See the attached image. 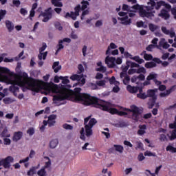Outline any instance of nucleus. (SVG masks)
I'll return each instance as SVG.
<instances>
[{
	"instance_id": "6ab92c4d",
	"label": "nucleus",
	"mask_w": 176,
	"mask_h": 176,
	"mask_svg": "<svg viewBox=\"0 0 176 176\" xmlns=\"http://www.w3.org/2000/svg\"><path fill=\"white\" fill-rule=\"evenodd\" d=\"M118 14L119 16H121V21H125V23H129L130 21V19L129 20V16H127V13L120 12Z\"/></svg>"
},
{
	"instance_id": "aec40b11",
	"label": "nucleus",
	"mask_w": 176,
	"mask_h": 176,
	"mask_svg": "<svg viewBox=\"0 0 176 176\" xmlns=\"http://www.w3.org/2000/svg\"><path fill=\"white\" fill-rule=\"evenodd\" d=\"M85 129L86 137H87L88 138L91 137V135L93 134V128H91V126H89L87 125H85Z\"/></svg>"
},
{
	"instance_id": "e433bc0d",
	"label": "nucleus",
	"mask_w": 176,
	"mask_h": 176,
	"mask_svg": "<svg viewBox=\"0 0 176 176\" xmlns=\"http://www.w3.org/2000/svg\"><path fill=\"white\" fill-rule=\"evenodd\" d=\"M52 5L61 8L63 6V3L61 0H51Z\"/></svg>"
},
{
	"instance_id": "cd10ccee",
	"label": "nucleus",
	"mask_w": 176,
	"mask_h": 176,
	"mask_svg": "<svg viewBox=\"0 0 176 176\" xmlns=\"http://www.w3.org/2000/svg\"><path fill=\"white\" fill-rule=\"evenodd\" d=\"M166 152H171L172 153H176V147L173 146V145L169 144L166 148Z\"/></svg>"
},
{
	"instance_id": "6e6552de",
	"label": "nucleus",
	"mask_w": 176,
	"mask_h": 176,
	"mask_svg": "<svg viewBox=\"0 0 176 176\" xmlns=\"http://www.w3.org/2000/svg\"><path fill=\"white\" fill-rule=\"evenodd\" d=\"M52 14H53V11L52 10V8H48L44 12H42L39 15V17L40 19H41L42 21H43L44 23H46L47 21H49V20H50Z\"/></svg>"
},
{
	"instance_id": "69168bd1",
	"label": "nucleus",
	"mask_w": 176,
	"mask_h": 176,
	"mask_svg": "<svg viewBox=\"0 0 176 176\" xmlns=\"http://www.w3.org/2000/svg\"><path fill=\"white\" fill-rule=\"evenodd\" d=\"M138 160L139 162H142L143 160H145V156H144V153H140V154L138 156Z\"/></svg>"
},
{
	"instance_id": "c03bdc74",
	"label": "nucleus",
	"mask_w": 176,
	"mask_h": 176,
	"mask_svg": "<svg viewBox=\"0 0 176 176\" xmlns=\"http://www.w3.org/2000/svg\"><path fill=\"white\" fill-rule=\"evenodd\" d=\"M36 168H35V166H32V168H30L28 172H27V175L28 176H31V175H34V174H35Z\"/></svg>"
},
{
	"instance_id": "f8f14e48",
	"label": "nucleus",
	"mask_w": 176,
	"mask_h": 176,
	"mask_svg": "<svg viewBox=\"0 0 176 176\" xmlns=\"http://www.w3.org/2000/svg\"><path fill=\"white\" fill-rule=\"evenodd\" d=\"M77 82H80L79 86L80 87H82V86H85L86 83V78H85V75L83 74H77Z\"/></svg>"
},
{
	"instance_id": "de8ad7c7",
	"label": "nucleus",
	"mask_w": 176,
	"mask_h": 176,
	"mask_svg": "<svg viewBox=\"0 0 176 176\" xmlns=\"http://www.w3.org/2000/svg\"><path fill=\"white\" fill-rule=\"evenodd\" d=\"M63 127L65 129V130H74V126L67 123L63 124Z\"/></svg>"
},
{
	"instance_id": "72a5a7b5",
	"label": "nucleus",
	"mask_w": 176,
	"mask_h": 176,
	"mask_svg": "<svg viewBox=\"0 0 176 176\" xmlns=\"http://www.w3.org/2000/svg\"><path fill=\"white\" fill-rule=\"evenodd\" d=\"M122 72H121L120 74V78H121V79H123V78L124 77V75H129V70L126 68V67H123L122 69Z\"/></svg>"
},
{
	"instance_id": "0eeeda50",
	"label": "nucleus",
	"mask_w": 176,
	"mask_h": 176,
	"mask_svg": "<svg viewBox=\"0 0 176 176\" xmlns=\"http://www.w3.org/2000/svg\"><path fill=\"white\" fill-rule=\"evenodd\" d=\"M14 162V158L12 156L8 155L6 158H0V170L2 168L1 166H3V168L9 170L12 167V163Z\"/></svg>"
},
{
	"instance_id": "a878e982",
	"label": "nucleus",
	"mask_w": 176,
	"mask_h": 176,
	"mask_svg": "<svg viewBox=\"0 0 176 176\" xmlns=\"http://www.w3.org/2000/svg\"><path fill=\"white\" fill-rule=\"evenodd\" d=\"M121 108H122V111H120L118 109L117 115H118V116H126V115H129V113L127 112H132V111L124 110L125 108H123V107H121Z\"/></svg>"
},
{
	"instance_id": "4be33fe9",
	"label": "nucleus",
	"mask_w": 176,
	"mask_h": 176,
	"mask_svg": "<svg viewBox=\"0 0 176 176\" xmlns=\"http://www.w3.org/2000/svg\"><path fill=\"white\" fill-rule=\"evenodd\" d=\"M139 129H140L138 131V135H144V134H145V133H146L145 131L146 130V124L139 125Z\"/></svg>"
},
{
	"instance_id": "3c124183",
	"label": "nucleus",
	"mask_w": 176,
	"mask_h": 176,
	"mask_svg": "<svg viewBox=\"0 0 176 176\" xmlns=\"http://www.w3.org/2000/svg\"><path fill=\"white\" fill-rule=\"evenodd\" d=\"M134 74H138V69L131 68L128 70V75H133Z\"/></svg>"
},
{
	"instance_id": "f3484780",
	"label": "nucleus",
	"mask_w": 176,
	"mask_h": 176,
	"mask_svg": "<svg viewBox=\"0 0 176 176\" xmlns=\"http://www.w3.org/2000/svg\"><path fill=\"white\" fill-rule=\"evenodd\" d=\"M126 90L131 94H135L138 93L137 86H131V85H128L126 86Z\"/></svg>"
},
{
	"instance_id": "603ef678",
	"label": "nucleus",
	"mask_w": 176,
	"mask_h": 176,
	"mask_svg": "<svg viewBox=\"0 0 176 176\" xmlns=\"http://www.w3.org/2000/svg\"><path fill=\"white\" fill-rule=\"evenodd\" d=\"M27 134H29V135L31 137L32 135H34L35 134V129L34 127H30L27 131Z\"/></svg>"
},
{
	"instance_id": "39448f33",
	"label": "nucleus",
	"mask_w": 176,
	"mask_h": 176,
	"mask_svg": "<svg viewBox=\"0 0 176 176\" xmlns=\"http://www.w3.org/2000/svg\"><path fill=\"white\" fill-rule=\"evenodd\" d=\"M81 5H78L75 8V12H67L65 15L66 19H68V17H70L72 19V20H76V17L79 16V12L80 10H85V9H87V6H89V1H83L81 3Z\"/></svg>"
},
{
	"instance_id": "ddd939ff",
	"label": "nucleus",
	"mask_w": 176,
	"mask_h": 176,
	"mask_svg": "<svg viewBox=\"0 0 176 176\" xmlns=\"http://www.w3.org/2000/svg\"><path fill=\"white\" fill-rule=\"evenodd\" d=\"M23 138V132L22 131H16L14 133V135L12 136V141L14 142H17L20 141V140Z\"/></svg>"
},
{
	"instance_id": "ea45409f",
	"label": "nucleus",
	"mask_w": 176,
	"mask_h": 176,
	"mask_svg": "<svg viewBox=\"0 0 176 176\" xmlns=\"http://www.w3.org/2000/svg\"><path fill=\"white\" fill-rule=\"evenodd\" d=\"M155 78H157V74L155 73H150L146 77V80H153Z\"/></svg>"
},
{
	"instance_id": "79ce46f5",
	"label": "nucleus",
	"mask_w": 176,
	"mask_h": 176,
	"mask_svg": "<svg viewBox=\"0 0 176 176\" xmlns=\"http://www.w3.org/2000/svg\"><path fill=\"white\" fill-rule=\"evenodd\" d=\"M96 71L97 72H102V74H105V72H107V67L102 65V66H100V67L96 68Z\"/></svg>"
},
{
	"instance_id": "bf43d9fd",
	"label": "nucleus",
	"mask_w": 176,
	"mask_h": 176,
	"mask_svg": "<svg viewBox=\"0 0 176 176\" xmlns=\"http://www.w3.org/2000/svg\"><path fill=\"white\" fill-rule=\"evenodd\" d=\"M89 13H90V11L89 10V9L87 10H84L82 15H81V20H84L85 19V16H87V14H89Z\"/></svg>"
},
{
	"instance_id": "4c0bfd02",
	"label": "nucleus",
	"mask_w": 176,
	"mask_h": 176,
	"mask_svg": "<svg viewBox=\"0 0 176 176\" xmlns=\"http://www.w3.org/2000/svg\"><path fill=\"white\" fill-rule=\"evenodd\" d=\"M37 175L38 176L47 175V173L46 172V169L43 167L39 170H38Z\"/></svg>"
},
{
	"instance_id": "4468645a",
	"label": "nucleus",
	"mask_w": 176,
	"mask_h": 176,
	"mask_svg": "<svg viewBox=\"0 0 176 176\" xmlns=\"http://www.w3.org/2000/svg\"><path fill=\"white\" fill-rule=\"evenodd\" d=\"M0 74H4V75H14V72H11L9 68L6 67L0 66Z\"/></svg>"
},
{
	"instance_id": "13d9d810",
	"label": "nucleus",
	"mask_w": 176,
	"mask_h": 176,
	"mask_svg": "<svg viewBox=\"0 0 176 176\" xmlns=\"http://www.w3.org/2000/svg\"><path fill=\"white\" fill-rule=\"evenodd\" d=\"M78 68V71L77 72V74H82V72H85V67H83V65L79 64Z\"/></svg>"
},
{
	"instance_id": "0e129e2a",
	"label": "nucleus",
	"mask_w": 176,
	"mask_h": 176,
	"mask_svg": "<svg viewBox=\"0 0 176 176\" xmlns=\"http://www.w3.org/2000/svg\"><path fill=\"white\" fill-rule=\"evenodd\" d=\"M175 88H176V85H173L172 87H170V89L166 90V91L168 92V94H171V93H173V91H175Z\"/></svg>"
},
{
	"instance_id": "49530a36",
	"label": "nucleus",
	"mask_w": 176,
	"mask_h": 176,
	"mask_svg": "<svg viewBox=\"0 0 176 176\" xmlns=\"http://www.w3.org/2000/svg\"><path fill=\"white\" fill-rule=\"evenodd\" d=\"M130 65H131V68H140V67H141V65H140V64L135 63V62H133L131 60H129Z\"/></svg>"
},
{
	"instance_id": "1a4fd4ad",
	"label": "nucleus",
	"mask_w": 176,
	"mask_h": 176,
	"mask_svg": "<svg viewBox=\"0 0 176 176\" xmlns=\"http://www.w3.org/2000/svg\"><path fill=\"white\" fill-rule=\"evenodd\" d=\"M160 63H162L160 61V58L155 57L154 59H153V60L146 63L144 64V67L145 68H147V69L156 68V67H157V64H159Z\"/></svg>"
},
{
	"instance_id": "5701e85b",
	"label": "nucleus",
	"mask_w": 176,
	"mask_h": 176,
	"mask_svg": "<svg viewBox=\"0 0 176 176\" xmlns=\"http://www.w3.org/2000/svg\"><path fill=\"white\" fill-rule=\"evenodd\" d=\"M58 145V139H54L50 142V148L54 149Z\"/></svg>"
},
{
	"instance_id": "bb28decb",
	"label": "nucleus",
	"mask_w": 176,
	"mask_h": 176,
	"mask_svg": "<svg viewBox=\"0 0 176 176\" xmlns=\"http://www.w3.org/2000/svg\"><path fill=\"white\" fill-rule=\"evenodd\" d=\"M156 100L157 99H155V98H153V99H149L148 102V109H152V108L155 107V104H156Z\"/></svg>"
},
{
	"instance_id": "052dcab7",
	"label": "nucleus",
	"mask_w": 176,
	"mask_h": 176,
	"mask_svg": "<svg viewBox=\"0 0 176 176\" xmlns=\"http://www.w3.org/2000/svg\"><path fill=\"white\" fill-rule=\"evenodd\" d=\"M19 12L21 14H22V16H27V14H28V11L26 8H21Z\"/></svg>"
},
{
	"instance_id": "f704fd0d",
	"label": "nucleus",
	"mask_w": 176,
	"mask_h": 176,
	"mask_svg": "<svg viewBox=\"0 0 176 176\" xmlns=\"http://www.w3.org/2000/svg\"><path fill=\"white\" fill-rule=\"evenodd\" d=\"M24 56V51L21 52L17 56L14 58V59L15 60V61H19L20 58L21 60H24V58H25V56Z\"/></svg>"
},
{
	"instance_id": "2f4dec72",
	"label": "nucleus",
	"mask_w": 176,
	"mask_h": 176,
	"mask_svg": "<svg viewBox=\"0 0 176 176\" xmlns=\"http://www.w3.org/2000/svg\"><path fill=\"white\" fill-rule=\"evenodd\" d=\"M47 51L45 52H39V54L38 55V60H45L46 57H47Z\"/></svg>"
},
{
	"instance_id": "37998d69",
	"label": "nucleus",
	"mask_w": 176,
	"mask_h": 176,
	"mask_svg": "<svg viewBox=\"0 0 176 176\" xmlns=\"http://www.w3.org/2000/svg\"><path fill=\"white\" fill-rule=\"evenodd\" d=\"M14 101L16 100L9 97L5 98L4 99H3V102H4V104H12V102H14Z\"/></svg>"
},
{
	"instance_id": "412c9836",
	"label": "nucleus",
	"mask_w": 176,
	"mask_h": 176,
	"mask_svg": "<svg viewBox=\"0 0 176 176\" xmlns=\"http://www.w3.org/2000/svg\"><path fill=\"white\" fill-rule=\"evenodd\" d=\"M148 28L151 32H155V31H160V26L153 23H149Z\"/></svg>"
},
{
	"instance_id": "c9c22d12",
	"label": "nucleus",
	"mask_w": 176,
	"mask_h": 176,
	"mask_svg": "<svg viewBox=\"0 0 176 176\" xmlns=\"http://www.w3.org/2000/svg\"><path fill=\"white\" fill-rule=\"evenodd\" d=\"M158 41H159V38H154L151 41V43H153L152 45H153L154 47H157V49H160V50H162V48L160 47H159V45H157V42Z\"/></svg>"
},
{
	"instance_id": "7ed1b4c3",
	"label": "nucleus",
	"mask_w": 176,
	"mask_h": 176,
	"mask_svg": "<svg viewBox=\"0 0 176 176\" xmlns=\"http://www.w3.org/2000/svg\"><path fill=\"white\" fill-rule=\"evenodd\" d=\"M150 1L147 2V6H133L132 8L135 10H139V13L142 17H148V19L153 16V12L152 10L155 9L156 6V3L155 0H149Z\"/></svg>"
},
{
	"instance_id": "c756f323",
	"label": "nucleus",
	"mask_w": 176,
	"mask_h": 176,
	"mask_svg": "<svg viewBox=\"0 0 176 176\" xmlns=\"http://www.w3.org/2000/svg\"><path fill=\"white\" fill-rule=\"evenodd\" d=\"M124 80H122L123 84L125 85V86H128L129 83H130V76H129V74H125L124 75Z\"/></svg>"
},
{
	"instance_id": "09e8293b",
	"label": "nucleus",
	"mask_w": 176,
	"mask_h": 176,
	"mask_svg": "<svg viewBox=\"0 0 176 176\" xmlns=\"http://www.w3.org/2000/svg\"><path fill=\"white\" fill-rule=\"evenodd\" d=\"M61 79H64V76H58V75H56L54 78V83H60V80H61Z\"/></svg>"
},
{
	"instance_id": "f257e3e1",
	"label": "nucleus",
	"mask_w": 176,
	"mask_h": 176,
	"mask_svg": "<svg viewBox=\"0 0 176 176\" xmlns=\"http://www.w3.org/2000/svg\"><path fill=\"white\" fill-rule=\"evenodd\" d=\"M69 91L73 93V94H78V100H80L82 104L85 107H90V105H93L94 102H98V98L91 96L89 94L80 93L82 91V88L80 87H76L74 90L69 89Z\"/></svg>"
},
{
	"instance_id": "a19ab883",
	"label": "nucleus",
	"mask_w": 176,
	"mask_h": 176,
	"mask_svg": "<svg viewBox=\"0 0 176 176\" xmlns=\"http://www.w3.org/2000/svg\"><path fill=\"white\" fill-rule=\"evenodd\" d=\"M87 87H90L92 90H97L98 89V87L97 86V83L94 84L93 82H87Z\"/></svg>"
},
{
	"instance_id": "393cba45",
	"label": "nucleus",
	"mask_w": 176,
	"mask_h": 176,
	"mask_svg": "<svg viewBox=\"0 0 176 176\" xmlns=\"http://www.w3.org/2000/svg\"><path fill=\"white\" fill-rule=\"evenodd\" d=\"M113 147L116 149V152H119V153H123V151H124V147L120 144H114Z\"/></svg>"
},
{
	"instance_id": "9d476101",
	"label": "nucleus",
	"mask_w": 176,
	"mask_h": 176,
	"mask_svg": "<svg viewBox=\"0 0 176 176\" xmlns=\"http://www.w3.org/2000/svg\"><path fill=\"white\" fill-rule=\"evenodd\" d=\"M158 89H148L147 90V97H150V100H153V98H155V100H157V96L156 94L157 93Z\"/></svg>"
},
{
	"instance_id": "a18cd8bd",
	"label": "nucleus",
	"mask_w": 176,
	"mask_h": 176,
	"mask_svg": "<svg viewBox=\"0 0 176 176\" xmlns=\"http://www.w3.org/2000/svg\"><path fill=\"white\" fill-rule=\"evenodd\" d=\"M144 156H148L149 157L152 156L153 157H156V153H152V151H146V152H144Z\"/></svg>"
},
{
	"instance_id": "774afa93",
	"label": "nucleus",
	"mask_w": 176,
	"mask_h": 176,
	"mask_svg": "<svg viewBox=\"0 0 176 176\" xmlns=\"http://www.w3.org/2000/svg\"><path fill=\"white\" fill-rule=\"evenodd\" d=\"M170 12L173 16V19H175V20H176V8H171Z\"/></svg>"
},
{
	"instance_id": "e2e57ef3",
	"label": "nucleus",
	"mask_w": 176,
	"mask_h": 176,
	"mask_svg": "<svg viewBox=\"0 0 176 176\" xmlns=\"http://www.w3.org/2000/svg\"><path fill=\"white\" fill-rule=\"evenodd\" d=\"M160 141L162 142H164V141H168V138H167V136H166L164 134H161L160 138Z\"/></svg>"
},
{
	"instance_id": "a211bd4d",
	"label": "nucleus",
	"mask_w": 176,
	"mask_h": 176,
	"mask_svg": "<svg viewBox=\"0 0 176 176\" xmlns=\"http://www.w3.org/2000/svg\"><path fill=\"white\" fill-rule=\"evenodd\" d=\"M111 49H118V45L115 43H111L106 50L107 56H111Z\"/></svg>"
},
{
	"instance_id": "9b49d317",
	"label": "nucleus",
	"mask_w": 176,
	"mask_h": 176,
	"mask_svg": "<svg viewBox=\"0 0 176 176\" xmlns=\"http://www.w3.org/2000/svg\"><path fill=\"white\" fill-rule=\"evenodd\" d=\"M69 96H68V94H66L64 96H55L53 97V102L54 104H58L57 101H65V100H69Z\"/></svg>"
},
{
	"instance_id": "f03ea898",
	"label": "nucleus",
	"mask_w": 176,
	"mask_h": 176,
	"mask_svg": "<svg viewBox=\"0 0 176 176\" xmlns=\"http://www.w3.org/2000/svg\"><path fill=\"white\" fill-rule=\"evenodd\" d=\"M124 111H128V112H132L131 120L137 122H142L143 119L148 120L152 118V113H147L144 114L142 116V113H144V108L138 107L135 104L131 105V109L125 108ZM143 118V119H142Z\"/></svg>"
},
{
	"instance_id": "6e6d98bb",
	"label": "nucleus",
	"mask_w": 176,
	"mask_h": 176,
	"mask_svg": "<svg viewBox=\"0 0 176 176\" xmlns=\"http://www.w3.org/2000/svg\"><path fill=\"white\" fill-rule=\"evenodd\" d=\"M46 47H47L46 43H43L41 47L39 48V53L45 52V50H46Z\"/></svg>"
},
{
	"instance_id": "4d7b16f0",
	"label": "nucleus",
	"mask_w": 176,
	"mask_h": 176,
	"mask_svg": "<svg viewBox=\"0 0 176 176\" xmlns=\"http://www.w3.org/2000/svg\"><path fill=\"white\" fill-rule=\"evenodd\" d=\"M161 30L163 32V34H165V35L170 34V30H167V28H166V26H162L161 28Z\"/></svg>"
},
{
	"instance_id": "8fccbe9b",
	"label": "nucleus",
	"mask_w": 176,
	"mask_h": 176,
	"mask_svg": "<svg viewBox=\"0 0 176 176\" xmlns=\"http://www.w3.org/2000/svg\"><path fill=\"white\" fill-rule=\"evenodd\" d=\"M68 76H63V78L60 79L62 80V85H68L69 83V79H68Z\"/></svg>"
},
{
	"instance_id": "b1692460",
	"label": "nucleus",
	"mask_w": 176,
	"mask_h": 176,
	"mask_svg": "<svg viewBox=\"0 0 176 176\" xmlns=\"http://www.w3.org/2000/svg\"><path fill=\"white\" fill-rule=\"evenodd\" d=\"M8 127L6 126L3 129L1 133L0 134V136L1 137V138H10V133H8Z\"/></svg>"
},
{
	"instance_id": "7c9ffc66",
	"label": "nucleus",
	"mask_w": 176,
	"mask_h": 176,
	"mask_svg": "<svg viewBox=\"0 0 176 176\" xmlns=\"http://www.w3.org/2000/svg\"><path fill=\"white\" fill-rule=\"evenodd\" d=\"M6 26L7 30H8V32H12L14 30V25L12 23H6Z\"/></svg>"
},
{
	"instance_id": "680f3d73",
	"label": "nucleus",
	"mask_w": 176,
	"mask_h": 176,
	"mask_svg": "<svg viewBox=\"0 0 176 176\" xmlns=\"http://www.w3.org/2000/svg\"><path fill=\"white\" fill-rule=\"evenodd\" d=\"M3 144L4 145H10L12 144V140L8 138H4Z\"/></svg>"
},
{
	"instance_id": "58836bf2",
	"label": "nucleus",
	"mask_w": 176,
	"mask_h": 176,
	"mask_svg": "<svg viewBox=\"0 0 176 176\" xmlns=\"http://www.w3.org/2000/svg\"><path fill=\"white\" fill-rule=\"evenodd\" d=\"M138 98H140V100H146L148 98V95L144 92L139 93L137 94Z\"/></svg>"
},
{
	"instance_id": "c85d7f7f",
	"label": "nucleus",
	"mask_w": 176,
	"mask_h": 176,
	"mask_svg": "<svg viewBox=\"0 0 176 176\" xmlns=\"http://www.w3.org/2000/svg\"><path fill=\"white\" fill-rule=\"evenodd\" d=\"M96 124H97V120L96 118H91L87 126L93 128Z\"/></svg>"
},
{
	"instance_id": "20e7f679",
	"label": "nucleus",
	"mask_w": 176,
	"mask_h": 176,
	"mask_svg": "<svg viewBox=\"0 0 176 176\" xmlns=\"http://www.w3.org/2000/svg\"><path fill=\"white\" fill-rule=\"evenodd\" d=\"M93 105H96L102 111H104L105 112H109V113H111V115H117L118 113V109L113 107L115 104H112L111 102H107L104 100H101L98 98V102H94Z\"/></svg>"
},
{
	"instance_id": "dca6fc26",
	"label": "nucleus",
	"mask_w": 176,
	"mask_h": 176,
	"mask_svg": "<svg viewBox=\"0 0 176 176\" xmlns=\"http://www.w3.org/2000/svg\"><path fill=\"white\" fill-rule=\"evenodd\" d=\"M61 68L62 67L61 65H60V62L58 61L54 62L52 65V69H54V72L55 74H57L58 71L61 69Z\"/></svg>"
},
{
	"instance_id": "338daca9",
	"label": "nucleus",
	"mask_w": 176,
	"mask_h": 176,
	"mask_svg": "<svg viewBox=\"0 0 176 176\" xmlns=\"http://www.w3.org/2000/svg\"><path fill=\"white\" fill-rule=\"evenodd\" d=\"M54 27L56 30H58V31H63V26H61V23H56L54 24Z\"/></svg>"
},
{
	"instance_id": "2eb2a0df",
	"label": "nucleus",
	"mask_w": 176,
	"mask_h": 176,
	"mask_svg": "<svg viewBox=\"0 0 176 176\" xmlns=\"http://www.w3.org/2000/svg\"><path fill=\"white\" fill-rule=\"evenodd\" d=\"M159 17H162L164 20H168L170 19V13L166 10H162L158 14Z\"/></svg>"
},
{
	"instance_id": "473e14b6",
	"label": "nucleus",
	"mask_w": 176,
	"mask_h": 176,
	"mask_svg": "<svg viewBox=\"0 0 176 176\" xmlns=\"http://www.w3.org/2000/svg\"><path fill=\"white\" fill-rule=\"evenodd\" d=\"M144 58L146 61H152L155 60V58H153V56H152L151 54H145Z\"/></svg>"
},
{
	"instance_id": "423d86ee",
	"label": "nucleus",
	"mask_w": 176,
	"mask_h": 176,
	"mask_svg": "<svg viewBox=\"0 0 176 176\" xmlns=\"http://www.w3.org/2000/svg\"><path fill=\"white\" fill-rule=\"evenodd\" d=\"M123 55L121 57H118L117 58L113 56H107L104 62L107 64L108 68H116V64L120 65L123 63Z\"/></svg>"
},
{
	"instance_id": "864d4df0",
	"label": "nucleus",
	"mask_w": 176,
	"mask_h": 176,
	"mask_svg": "<svg viewBox=\"0 0 176 176\" xmlns=\"http://www.w3.org/2000/svg\"><path fill=\"white\" fill-rule=\"evenodd\" d=\"M138 68V74H146V69L145 67L140 66Z\"/></svg>"
},
{
	"instance_id": "5fc2aeb1",
	"label": "nucleus",
	"mask_w": 176,
	"mask_h": 176,
	"mask_svg": "<svg viewBox=\"0 0 176 176\" xmlns=\"http://www.w3.org/2000/svg\"><path fill=\"white\" fill-rule=\"evenodd\" d=\"M107 81H105V80H101L99 81H96V86H99V87H104V86H105V83Z\"/></svg>"
}]
</instances>
